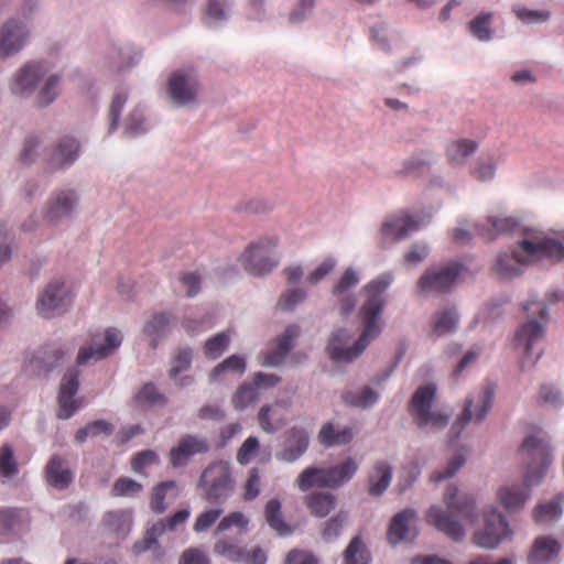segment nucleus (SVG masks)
Wrapping results in <instances>:
<instances>
[{
    "mask_svg": "<svg viewBox=\"0 0 564 564\" xmlns=\"http://www.w3.org/2000/svg\"><path fill=\"white\" fill-rule=\"evenodd\" d=\"M282 503L278 498L270 499L264 507V518L269 527L280 535H288L292 532L291 527L282 517Z\"/></svg>",
    "mask_w": 564,
    "mask_h": 564,
    "instance_id": "45",
    "label": "nucleus"
},
{
    "mask_svg": "<svg viewBox=\"0 0 564 564\" xmlns=\"http://www.w3.org/2000/svg\"><path fill=\"white\" fill-rule=\"evenodd\" d=\"M134 400L139 404L147 406L163 405L166 401L165 395L153 383H145L139 390Z\"/></svg>",
    "mask_w": 564,
    "mask_h": 564,
    "instance_id": "57",
    "label": "nucleus"
},
{
    "mask_svg": "<svg viewBox=\"0 0 564 564\" xmlns=\"http://www.w3.org/2000/svg\"><path fill=\"white\" fill-rule=\"evenodd\" d=\"M317 437L322 445L333 447L350 443L354 438V432L348 426L336 429L333 423H326L319 430Z\"/></svg>",
    "mask_w": 564,
    "mask_h": 564,
    "instance_id": "43",
    "label": "nucleus"
},
{
    "mask_svg": "<svg viewBox=\"0 0 564 564\" xmlns=\"http://www.w3.org/2000/svg\"><path fill=\"white\" fill-rule=\"evenodd\" d=\"M247 365L243 357L231 355L223 360L209 372V381L216 382L221 380L226 373H236L241 376L246 371Z\"/></svg>",
    "mask_w": 564,
    "mask_h": 564,
    "instance_id": "46",
    "label": "nucleus"
},
{
    "mask_svg": "<svg viewBox=\"0 0 564 564\" xmlns=\"http://www.w3.org/2000/svg\"><path fill=\"white\" fill-rule=\"evenodd\" d=\"M142 485L138 481L122 477L116 480L111 494L116 497H132L141 491Z\"/></svg>",
    "mask_w": 564,
    "mask_h": 564,
    "instance_id": "63",
    "label": "nucleus"
},
{
    "mask_svg": "<svg viewBox=\"0 0 564 564\" xmlns=\"http://www.w3.org/2000/svg\"><path fill=\"white\" fill-rule=\"evenodd\" d=\"M500 156L494 153L480 155L471 165L469 173L478 182L489 183L496 176Z\"/></svg>",
    "mask_w": 564,
    "mask_h": 564,
    "instance_id": "42",
    "label": "nucleus"
},
{
    "mask_svg": "<svg viewBox=\"0 0 564 564\" xmlns=\"http://www.w3.org/2000/svg\"><path fill=\"white\" fill-rule=\"evenodd\" d=\"M19 473V465L14 457V451L8 443L0 447V477L2 482L12 479Z\"/></svg>",
    "mask_w": 564,
    "mask_h": 564,
    "instance_id": "52",
    "label": "nucleus"
},
{
    "mask_svg": "<svg viewBox=\"0 0 564 564\" xmlns=\"http://www.w3.org/2000/svg\"><path fill=\"white\" fill-rule=\"evenodd\" d=\"M258 398V391L251 382L241 384L232 395V404L238 410H243Z\"/></svg>",
    "mask_w": 564,
    "mask_h": 564,
    "instance_id": "59",
    "label": "nucleus"
},
{
    "mask_svg": "<svg viewBox=\"0 0 564 564\" xmlns=\"http://www.w3.org/2000/svg\"><path fill=\"white\" fill-rule=\"evenodd\" d=\"M360 281L359 271L354 267H348L332 288L334 307L341 318L349 317L356 311L358 304L356 288Z\"/></svg>",
    "mask_w": 564,
    "mask_h": 564,
    "instance_id": "16",
    "label": "nucleus"
},
{
    "mask_svg": "<svg viewBox=\"0 0 564 564\" xmlns=\"http://www.w3.org/2000/svg\"><path fill=\"white\" fill-rule=\"evenodd\" d=\"M209 451V443L205 437L187 434L180 438L176 446L170 451V463L174 468L185 467L191 458L197 454Z\"/></svg>",
    "mask_w": 564,
    "mask_h": 564,
    "instance_id": "23",
    "label": "nucleus"
},
{
    "mask_svg": "<svg viewBox=\"0 0 564 564\" xmlns=\"http://www.w3.org/2000/svg\"><path fill=\"white\" fill-rule=\"evenodd\" d=\"M141 56V51L131 43H112L104 53V65L111 73L122 74L137 66Z\"/></svg>",
    "mask_w": 564,
    "mask_h": 564,
    "instance_id": "21",
    "label": "nucleus"
},
{
    "mask_svg": "<svg viewBox=\"0 0 564 564\" xmlns=\"http://www.w3.org/2000/svg\"><path fill=\"white\" fill-rule=\"evenodd\" d=\"M446 509L432 506L426 512V521L452 540L462 541L466 531L464 523L475 524L479 518L476 498L471 494H459L458 488L448 486L443 496Z\"/></svg>",
    "mask_w": 564,
    "mask_h": 564,
    "instance_id": "6",
    "label": "nucleus"
},
{
    "mask_svg": "<svg viewBox=\"0 0 564 564\" xmlns=\"http://www.w3.org/2000/svg\"><path fill=\"white\" fill-rule=\"evenodd\" d=\"M524 464L523 481H512L500 486L496 492L497 502L508 512L522 510L531 498L532 488L545 478L553 464V451L545 433L528 435L520 447Z\"/></svg>",
    "mask_w": 564,
    "mask_h": 564,
    "instance_id": "2",
    "label": "nucleus"
},
{
    "mask_svg": "<svg viewBox=\"0 0 564 564\" xmlns=\"http://www.w3.org/2000/svg\"><path fill=\"white\" fill-rule=\"evenodd\" d=\"M231 0H207L203 21L208 28H219L227 23L232 14Z\"/></svg>",
    "mask_w": 564,
    "mask_h": 564,
    "instance_id": "35",
    "label": "nucleus"
},
{
    "mask_svg": "<svg viewBox=\"0 0 564 564\" xmlns=\"http://www.w3.org/2000/svg\"><path fill=\"white\" fill-rule=\"evenodd\" d=\"M478 147V142L473 139L462 138L452 140L445 149L446 159L452 165L463 166L477 151Z\"/></svg>",
    "mask_w": 564,
    "mask_h": 564,
    "instance_id": "33",
    "label": "nucleus"
},
{
    "mask_svg": "<svg viewBox=\"0 0 564 564\" xmlns=\"http://www.w3.org/2000/svg\"><path fill=\"white\" fill-rule=\"evenodd\" d=\"M394 282V274L384 271L362 286L365 300L359 308L360 335L352 340V332L347 327L334 329L327 343V354L336 362H352L382 333V314L388 303V290Z\"/></svg>",
    "mask_w": 564,
    "mask_h": 564,
    "instance_id": "1",
    "label": "nucleus"
},
{
    "mask_svg": "<svg viewBox=\"0 0 564 564\" xmlns=\"http://www.w3.org/2000/svg\"><path fill=\"white\" fill-rule=\"evenodd\" d=\"M174 316L169 312H155L144 323L142 334L151 347H156L171 329Z\"/></svg>",
    "mask_w": 564,
    "mask_h": 564,
    "instance_id": "29",
    "label": "nucleus"
},
{
    "mask_svg": "<svg viewBox=\"0 0 564 564\" xmlns=\"http://www.w3.org/2000/svg\"><path fill=\"white\" fill-rule=\"evenodd\" d=\"M307 297V293L304 289L295 288L285 291L281 294L279 305L285 311L293 310L296 305L301 304Z\"/></svg>",
    "mask_w": 564,
    "mask_h": 564,
    "instance_id": "64",
    "label": "nucleus"
},
{
    "mask_svg": "<svg viewBox=\"0 0 564 564\" xmlns=\"http://www.w3.org/2000/svg\"><path fill=\"white\" fill-rule=\"evenodd\" d=\"M41 151V141L36 137L25 139L19 154V160L23 164H32L39 158Z\"/></svg>",
    "mask_w": 564,
    "mask_h": 564,
    "instance_id": "62",
    "label": "nucleus"
},
{
    "mask_svg": "<svg viewBox=\"0 0 564 564\" xmlns=\"http://www.w3.org/2000/svg\"><path fill=\"white\" fill-rule=\"evenodd\" d=\"M300 333L301 330L297 325H289L275 339L273 346L260 355L261 365L267 367H279L282 365L293 348V343L300 336Z\"/></svg>",
    "mask_w": 564,
    "mask_h": 564,
    "instance_id": "24",
    "label": "nucleus"
},
{
    "mask_svg": "<svg viewBox=\"0 0 564 564\" xmlns=\"http://www.w3.org/2000/svg\"><path fill=\"white\" fill-rule=\"evenodd\" d=\"M495 13L491 11H480L468 23L467 31L469 35L481 43H488L496 39L497 30L494 26Z\"/></svg>",
    "mask_w": 564,
    "mask_h": 564,
    "instance_id": "30",
    "label": "nucleus"
},
{
    "mask_svg": "<svg viewBox=\"0 0 564 564\" xmlns=\"http://www.w3.org/2000/svg\"><path fill=\"white\" fill-rule=\"evenodd\" d=\"M564 294L554 291L540 300L538 295L531 294L530 299L523 303L522 308L527 318L517 328L512 344L513 348L521 355L520 367L522 370L528 365L533 366L542 356L541 343L545 337V322L549 318L547 306L561 301Z\"/></svg>",
    "mask_w": 564,
    "mask_h": 564,
    "instance_id": "5",
    "label": "nucleus"
},
{
    "mask_svg": "<svg viewBox=\"0 0 564 564\" xmlns=\"http://www.w3.org/2000/svg\"><path fill=\"white\" fill-rule=\"evenodd\" d=\"M310 445V434L301 426H293L286 432V438L283 447L275 456L279 460L294 463L307 451Z\"/></svg>",
    "mask_w": 564,
    "mask_h": 564,
    "instance_id": "27",
    "label": "nucleus"
},
{
    "mask_svg": "<svg viewBox=\"0 0 564 564\" xmlns=\"http://www.w3.org/2000/svg\"><path fill=\"white\" fill-rule=\"evenodd\" d=\"M80 143L70 135L62 137L55 144L48 166L53 171L69 169L79 158Z\"/></svg>",
    "mask_w": 564,
    "mask_h": 564,
    "instance_id": "26",
    "label": "nucleus"
},
{
    "mask_svg": "<svg viewBox=\"0 0 564 564\" xmlns=\"http://www.w3.org/2000/svg\"><path fill=\"white\" fill-rule=\"evenodd\" d=\"M73 302L69 285L63 278L51 280L39 293L37 313L44 318H53L64 314Z\"/></svg>",
    "mask_w": 564,
    "mask_h": 564,
    "instance_id": "14",
    "label": "nucleus"
},
{
    "mask_svg": "<svg viewBox=\"0 0 564 564\" xmlns=\"http://www.w3.org/2000/svg\"><path fill=\"white\" fill-rule=\"evenodd\" d=\"M77 204L78 195L74 189L56 191L46 200L42 210V218L48 225H57L74 214Z\"/></svg>",
    "mask_w": 564,
    "mask_h": 564,
    "instance_id": "19",
    "label": "nucleus"
},
{
    "mask_svg": "<svg viewBox=\"0 0 564 564\" xmlns=\"http://www.w3.org/2000/svg\"><path fill=\"white\" fill-rule=\"evenodd\" d=\"M31 36L29 24L20 19H9L0 26V62L19 54Z\"/></svg>",
    "mask_w": 564,
    "mask_h": 564,
    "instance_id": "18",
    "label": "nucleus"
},
{
    "mask_svg": "<svg viewBox=\"0 0 564 564\" xmlns=\"http://www.w3.org/2000/svg\"><path fill=\"white\" fill-rule=\"evenodd\" d=\"M432 218L430 212L410 213L401 210L388 216L378 232L377 240L381 248H389L393 243L405 239L410 234L425 227Z\"/></svg>",
    "mask_w": 564,
    "mask_h": 564,
    "instance_id": "7",
    "label": "nucleus"
},
{
    "mask_svg": "<svg viewBox=\"0 0 564 564\" xmlns=\"http://www.w3.org/2000/svg\"><path fill=\"white\" fill-rule=\"evenodd\" d=\"M132 522L133 513L131 509L107 511L101 520L105 530L118 536H126L131 530Z\"/></svg>",
    "mask_w": 564,
    "mask_h": 564,
    "instance_id": "34",
    "label": "nucleus"
},
{
    "mask_svg": "<svg viewBox=\"0 0 564 564\" xmlns=\"http://www.w3.org/2000/svg\"><path fill=\"white\" fill-rule=\"evenodd\" d=\"M563 502L564 494H558L554 499L536 505L532 512L533 519L535 522L542 524H549L557 521L563 514Z\"/></svg>",
    "mask_w": 564,
    "mask_h": 564,
    "instance_id": "41",
    "label": "nucleus"
},
{
    "mask_svg": "<svg viewBox=\"0 0 564 564\" xmlns=\"http://www.w3.org/2000/svg\"><path fill=\"white\" fill-rule=\"evenodd\" d=\"M305 503L312 516L325 518L335 509L337 499L330 492L318 491L306 496Z\"/></svg>",
    "mask_w": 564,
    "mask_h": 564,
    "instance_id": "44",
    "label": "nucleus"
},
{
    "mask_svg": "<svg viewBox=\"0 0 564 564\" xmlns=\"http://www.w3.org/2000/svg\"><path fill=\"white\" fill-rule=\"evenodd\" d=\"M274 206L275 203L273 199L269 197L257 196L242 202L240 208L254 214H267L273 210Z\"/></svg>",
    "mask_w": 564,
    "mask_h": 564,
    "instance_id": "61",
    "label": "nucleus"
},
{
    "mask_svg": "<svg viewBox=\"0 0 564 564\" xmlns=\"http://www.w3.org/2000/svg\"><path fill=\"white\" fill-rule=\"evenodd\" d=\"M344 401L350 405L367 409L375 405L379 400V392L369 386H365L357 391H347Z\"/></svg>",
    "mask_w": 564,
    "mask_h": 564,
    "instance_id": "49",
    "label": "nucleus"
},
{
    "mask_svg": "<svg viewBox=\"0 0 564 564\" xmlns=\"http://www.w3.org/2000/svg\"><path fill=\"white\" fill-rule=\"evenodd\" d=\"M330 479L328 467H307L299 475L296 484L302 491H307L313 487L333 489Z\"/></svg>",
    "mask_w": 564,
    "mask_h": 564,
    "instance_id": "38",
    "label": "nucleus"
},
{
    "mask_svg": "<svg viewBox=\"0 0 564 564\" xmlns=\"http://www.w3.org/2000/svg\"><path fill=\"white\" fill-rule=\"evenodd\" d=\"M348 512L340 510L321 525L322 538L325 542L336 541L348 522Z\"/></svg>",
    "mask_w": 564,
    "mask_h": 564,
    "instance_id": "48",
    "label": "nucleus"
},
{
    "mask_svg": "<svg viewBox=\"0 0 564 564\" xmlns=\"http://www.w3.org/2000/svg\"><path fill=\"white\" fill-rule=\"evenodd\" d=\"M128 98L129 94L126 89H120L116 91V94L113 95L108 113L110 133L117 130V128L119 127L121 113L127 104Z\"/></svg>",
    "mask_w": 564,
    "mask_h": 564,
    "instance_id": "54",
    "label": "nucleus"
},
{
    "mask_svg": "<svg viewBox=\"0 0 564 564\" xmlns=\"http://www.w3.org/2000/svg\"><path fill=\"white\" fill-rule=\"evenodd\" d=\"M21 522V513L14 508L0 509V536L13 533Z\"/></svg>",
    "mask_w": 564,
    "mask_h": 564,
    "instance_id": "58",
    "label": "nucleus"
},
{
    "mask_svg": "<svg viewBox=\"0 0 564 564\" xmlns=\"http://www.w3.org/2000/svg\"><path fill=\"white\" fill-rule=\"evenodd\" d=\"M393 477V467L386 459H377L367 471V491L373 498L381 497L389 488Z\"/></svg>",
    "mask_w": 564,
    "mask_h": 564,
    "instance_id": "28",
    "label": "nucleus"
},
{
    "mask_svg": "<svg viewBox=\"0 0 564 564\" xmlns=\"http://www.w3.org/2000/svg\"><path fill=\"white\" fill-rule=\"evenodd\" d=\"M517 19L525 25H538L549 22L552 13L547 9H530L522 4L512 6Z\"/></svg>",
    "mask_w": 564,
    "mask_h": 564,
    "instance_id": "47",
    "label": "nucleus"
},
{
    "mask_svg": "<svg viewBox=\"0 0 564 564\" xmlns=\"http://www.w3.org/2000/svg\"><path fill=\"white\" fill-rule=\"evenodd\" d=\"M177 486L176 482L173 480L163 481L159 484L152 494L151 497V508L156 513H162L166 509V503L164 502L165 497L169 491H174V497L177 496L176 492Z\"/></svg>",
    "mask_w": 564,
    "mask_h": 564,
    "instance_id": "55",
    "label": "nucleus"
},
{
    "mask_svg": "<svg viewBox=\"0 0 564 564\" xmlns=\"http://www.w3.org/2000/svg\"><path fill=\"white\" fill-rule=\"evenodd\" d=\"M200 84L196 70L184 66L172 72L167 78L166 95L175 107H193L198 104Z\"/></svg>",
    "mask_w": 564,
    "mask_h": 564,
    "instance_id": "11",
    "label": "nucleus"
},
{
    "mask_svg": "<svg viewBox=\"0 0 564 564\" xmlns=\"http://www.w3.org/2000/svg\"><path fill=\"white\" fill-rule=\"evenodd\" d=\"M230 344V335L227 332L218 333L206 340L204 345L205 356L209 359H216L223 355Z\"/></svg>",
    "mask_w": 564,
    "mask_h": 564,
    "instance_id": "56",
    "label": "nucleus"
},
{
    "mask_svg": "<svg viewBox=\"0 0 564 564\" xmlns=\"http://www.w3.org/2000/svg\"><path fill=\"white\" fill-rule=\"evenodd\" d=\"M532 229L523 225L522 219L517 214H510L505 210H495L488 214L486 219L476 225V230L486 240H495L502 235L520 232Z\"/></svg>",
    "mask_w": 564,
    "mask_h": 564,
    "instance_id": "17",
    "label": "nucleus"
},
{
    "mask_svg": "<svg viewBox=\"0 0 564 564\" xmlns=\"http://www.w3.org/2000/svg\"><path fill=\"white\" fill-rule=\"evenodd\" d=\"M496 384L485 383L479 390L473 392L465 401L462 413L453 423L449 433L454 438L459 437L464 427L470 423H480L492 408Z\"/></svg>",
    "mask_w": 564,
    "mask_h": 564,
    "instance_id": "10",
    "label": "nucleus"
},
{
    "mask_svg": "<svg viewBox=\"0 0 564 564\" xmlns=\"http://www.w3.org/2000/svg\"><path fill=\"white\" fill-rule=\"evenodd\" d=\"M469 449L466 447H460L456 449L447 459L444 466L441 468L434 470L431 476L430 480L432 482H441L446 479L453 478L466 464L467 458L469 456Z\"/></svg>",
    "mask_w": 564,
    "mask_h": 564,
    "instance_id": "37",
    "label": "nucleus"
},
{
    "mask_svg": "<svg viewBox=\"0 0 564 564\" xmlns=\"http://www.w3.org/2000/svg\"><path fill=\"white\" fill-rule=\"evenodd\" d=\"M149 130V123L141 106H135L124 120V133L137 137Z\"/></svg>",
    "mask_w": 564,
    "mask_h": 564,
    "instance_id": "51",
    "label": "nucleus"
},
{
    "mask_svg": "<svg viewBox=\"0 0 564 564\" xmlns=\"http://www.w3.org/2000/svg\"><path fill=\"white\" fill-rule=\"evenodd\" d=\"M276 246L278 238L274 236L261 237L251 242L239 258L243 269L254 276L271 272L280 262Z\"/></svg>",
    "mask_w": 564,
    "mask_h": 564,
    "instance_id": "9",
    "label": "nucleus"
},
{
    "mask_svg": "<svg viewBox=\"0 0 564 564\" xmlns=\"http://www.w3.org/2000/svg\"><path fill=\"white\" fill-rule=\"evenodd\" d=\"M459 314L455 306H444L431 319V336L438 338L454 333L458 327Z\"/></svg>",
    "mask_w": 564,
    "mask_h": 564,
    "instance_id": "31",
    "label": "nucleus"
},
{
    "mask_svg": "<svg viewBox=\"0 0 564 564\" xmlns=\"http://www.w3.org/2000/svg\"><path fill=\"white\" fill-rule=\"evenodd\" d=\"M542 259H564V234L556 238L539 229L524 230L523 237L510 252L497 256L492 270L501 279H512L523 273V267Z\"/></svg>",
    "mask_w": 564,
    "mask_h": 564,
    "instance_id": "3",
    "label": "nucleus"
},
{
    "mask_svg": "<svg viewBox=\"0 0 564 564\" xmlns=\"http://www.w3.org/2000/svg\"><path fill=\"white\" fill-rule=\"evenodd\" d=\"M343 564H370V554L360 536L351 539L344 552Z\"/></svg>",
    "mask_w": 564,
    "mask_h": 564,
    "instance_id": "50",
    "label": "nucleus"
},
{
    "mask_svg": "<svg viewBox=\"0 0 564 564\" xmlns=\"http://www.w3.org/2000/svg\"><path fill=\"white\" fill-rule=\"evenodd\" d=\"M435 394V384L427 383L419 387L412 395L410 413L412 414L414 422L421 427L441 430L448 424L449 416L447 414L432 410Z\"/></svg>",
    "mask_w": 564,
    "mask_h": 564,
    "instance_id": "13",
    "label": "nucleus"
},
{
    "mask_svg": "<svg viewBox=\"0 0 564 564\" xmlns=\"http://www.w3.org/2000/svg\"><path fill=\"white\" fill-rule=\"evenodd\" d=\"M560 551L558 542L551 536H538L528 554L529 564H543L554 558Z\"/></svg>",
    "mask_w": 564,
    "mask_h": 564,
    "instance_id": "36",
    "label": "nucleus"
},
{
    "mask_svg": "<svg viewBox=\"0 0 564 564\" xmlns=\"http://www.w3.org/2000/svg\"><path fill=\"white\" fill-rule=\"evenodd\" d=\"M416 512L415 510L408 508L404 509L391 519L388 539L392 544L401 542H410L416 536Z\"/></svg>",
    "mask_w": 564,
    "mask_h": 564,
    "instance_id": "25",
    "label": "nucleus"
},
{
    "mask_svg": "<svg viewBox=\"0 0 564 564\" xmlns=\"http://www.w3.org/2000/svg\"><path fill=\"white\" fill-rule=\"evenodd\" d=\"M198 487L204 490V498L209 503L225 502L235 489L230 463L216 460L209 464L199 477Z\"/></svg>",
    "mask_w": 564,
    "mask_h": 564,
    "instance_id": "8",
    "label": "nucleus"
},
{
    "mask_svg": "<svg viewBox=\"0 0 564 564\" xmlns=\"http://www.w3.org/2000/svg\"><path fill=\"white\" fill-rule=\"evenodd\" d=\"M63 74L54 69L47 59H31L12 75L10 91L19 98L34 97L39 109L48 108L62 95Z\"/></svg>",
    "mask_w": 564,
    "mask_h": 564,
    "instance_id": "4",
    "label": "nucleus"
},
{
    "mask_svg": "<svg viewBox=\"0 0 564 564\" xmlns=\"http://www.w3.org/2000/svg\"><path fill=\"white\" fill-rule=\"evenodd\" d=\"M482 527L475 530L474 543L482 549L495 550L512 533L507 517L494 506L481 511Z\"/></svg>",
    "mask_w": 564,
    "mask_h": 564,
    "instance_id": "12",
    "label": "nucleus"
},
{
    "mask_svg": "<svg viewBox=\"0 0 564 564\" xmlns=\"http://www.w3.org/2000/svg\"><path fill=\"white\" fill-rule=\"evenodd\" d=\"M165 531H169L166 528L165 520H159L153 523L145 532L144 538L141 541H138L133 545V550L137 554L147 552L151 550L156 543L158 540Z\"/></svg>",
    "mask_w": 564,
    "mask_h": 564,
    "instance_id": "53",
    "label": "nucleus"
},
{
    "mask_svg": "<svg viewBox=\"0 0 564 564\" xmlns=\"http://www.w3.org/2000/svg\"><path fill=\"white\" fill-rule=\"evenodd\" d=\"M79 370L70 368L63 377L58 393L57 417L67 420L82 406L80 399L76 398L79 389Z\"/></svg>",
    "mask_w": 564,
    "mask_h": 564,
    "instance_id": "22",
    "label": "nucleus"
},
{
    "mask_svg": "<svg viewBox=\"0 0 564 564\" xmlns=\"http://www.w3.org/2000/svg\"><path fill=\"white\" fill-rule=\"evenodd\" d=\"M122 333L109 327L104 334V338L95 337L88 346L82 347L77 355V364L86 365L90 360L98 361L112 355L121 345Z\"/></svg>",
    "mask_w": 564,
    "mask_h": 564,
    "instance_id": "20",
    "label": "nucleus"
},
{
    "mask_svg": "<svg viewBox=\"0 0 564 564\" xmlns=\"http://www.w3.org/2000/svg\"><path fill=\"white\" fill-rule=\"evenodd\" d=\"M359 467V460L352 456H347L340 463L328 467L333 489H338L349 482L358 473Z\"/></svg>",
    "mask_w": 564,
    "mask_h": 564,
    "instance_id": "40",
    "label": "nucleus"
},
{
    "mask_svg": "<svg viewBox=\"0 0 564 564\" xmlns=\"http://www.w3.org/2000/svg\"><path fill=\"white\" fill-rule=\"evenodd\" d=\"M281 402L264 404L258 413V423L262 431L273 434L285 425V416L281 411Z\"/></svg>",
    "mask_w": 564,
    "mask_h": 564,
    "instance_id": "39",
    "label": "nucleus"
},
{
    "mask_svg": "<svg viewBox=\"0 0 564 564\" xmlns=\"http://www.w3.org/2000/svg\"><path fill=\"white\" fill-rule=\"evenodd\" d=\"M214 551L232 562H241L246 558V551L227 540L216 542Z\"/></svg>",
    "mask_w": 564,
    "mask_h": 564,
    "instance_id": "60",
    "label": "nucleus"
},
{
    "mask_svg": "<svg viewBox=\"0 0 564 564\" xmlns=\"http://www.w3.org/2000/svg\"><path fill=\"white\" fill-rule=\"evenodd\" d=\"M45 476L47 484L59 490L67 488L74 478L67 463L57 455L52 456L48 460L45 468Z\"/></svg>",
    "mask_w": 564,
    "mask_h": 564,
    "instance_id": "32",
    "label": "nucleus"
},
{
    "mask_svg": "<svg viewBox=\"0 0 564 564\" xmlns=\"http://www.w3.org/2000/svg\"><path fill=\"white\" fill-rule=\"evenodd\" d=\"M462 265L452 262L442 267H430L419 278L414 292L419 296L438 295L451 290Z\"/></svg>",
    "mask_w": 564,
    "mask_h": 564,
    "instance_id": "15",
    "label": "nucleus"
}]
</instances>
